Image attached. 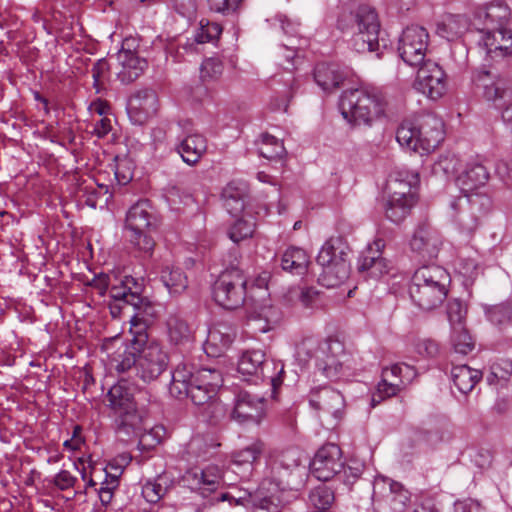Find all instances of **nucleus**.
I'll return each mask as SVG.
<instances>
[{
	"instance_id": "obj_1",
	"label": "nucleus",
	"mask_w": 512,
	"mask_h": 512,
	"mask_svg": "<svg viewBox=\"0 0 512 512\" xmlns=\"http://www.w3.org/2000/svg\"><path fill=\"white\" fill-rule=\"evenodd\" d=\"M337 28L342 32H351L350 44L358 53H375L381 58L389 47V41L383 37L376 9L360 4L349 12L343 11L337 19Z\"/></svg>"
},
{
	"instance_id": "obj_2",
	"label": "nucleus",
	"mask_w": 512,
	"mask_h": 512,
	"mask_svg": "<svg viewBox=\"0 0 512 512\" xmlns=\"http://www.w3.org/2000/svg\"><path fill=\"white\" fill-rule=\"evenodd\" d=\"M222 384L220 370L209 367L195 370L192 365L180 363L172 371L169 393L180 401L189 398L198 408L215 397Z\"/></svg>"
},
{
	"instance_id": "obj_3",
	"label": "nucleus",
	"mask_w": 512,
	"mask_h": 512,
	"mask_svg": "<svg viewBox=\"0 0 512 512\" xmlns=\"http://www.w3.org/2000/svg\"><path fill=\"white\" fill-rule=\"evenodd\" d=\"M444 137V122L434 113H424L412 120H403L396 130L399 145L420 154L435 150Z\"/></svg>"
},
{
	"instance_id": "obj_4",
	"label": "nucleus",
	"mask_w": 512,
	"mask_h": 512,
	"mask_svg": "<svg viewBox=\"0 0 512 512\" xmlns=\"http://www.w3.org/2000/svg\"><path fill=\"white\" fill-rule=\"evenodd\" d=\"M387 101L384 95L373 88L344 90L340 96L339 109L343 118L354 126L371 127L385 117Z\"/></svg>"
},
{
	"instance_id": "obj_5",
	"label": "nucleus",
	"mask_w": 512,
	"mask_h": 512,
	"mask_svg": "<svg viewBox=\"0 0 512 512\" xmlns=\"http://www.w3.org/2000/svg\"><path fill=\"white\" fill-rule=\"evenodd\" d=\"M449 273L438 265H423L413 274L409 285L412 302L423 311L442 305L448 294Z\"/></svg>"
},
{
	"instance_id": "obj_6",
	"label": "nucleus",
	"mask_w": 512,
	"mask_h": 512,
	"mask_svg": "<svg viewBox=\"0 0 512 512\" xmlns=\"http://www.w3.org/2000/svg\"><path fill=\"white\" fill-rule=\"evenodd\" d=\"M114 283L110 289V297L115 302L133 307L134 314L130 317V324H153L157 318L156 304L143 295L145 285L143 278H136L121 272L114 273Z\"/></svg>"
},
{
	"instance_id": "obj_7",
	"label": "nucleus",
	"mask_w": 512,
	"mask_h": 512,
	"mask_svg": "<svg viewBox=\"0 0 512 512\" xmlns=\"http://www.w3.org/2000/svg\"><path fill=\"white\" fill-rule=\"evenodd\" d=\"M160 220L149 200H139L126 213L125 227L131 246L143 256L150 257L155 248L151 232L159 227Z\"/></svg>"
},
{
	"instance_id": "obj_8",
	"label": "nucleus",
	"mask_w": 512,
	"mask_h": 512,
	"mask_svg": "<svg viewBox=\"0 0 512 512\" xmlns=\"http://www.w3.org/2000/svg\"><path fill=\"white\" fill-rule=\"evenodd\" d=\"M348 244L342 237H331L321 247L316 262L322 267L318 282L328 288L339 286L350 275Z\"/></svg>"
},
{
	"instance_id": "obj_9",
	"label": "nucleus",
	"mask_w": 512,
	"mask_h": 512,
	"mask_svg": "<svg viewBox=\"0 0 512 512\" xmlns=\"http://www.w3.org/2000/svg\"><path fill=\"white\" fill-rule=\"evenodd\" d=\"M108 406L114 417L117 433L131 439L141 432L142 415L138 411L134 396L126 383L118 382L108 393Z\"/></svg>"
},
{
	"instance_id": "obj_10",
	"label": "nucleus",
	"mask_w": 512,
	"mask_h": 512,
	"mask_svg": "<svg viewBox=\"0 0 512 512\" xmlns=\"http://www.w3.org/2000/svg\"><path fill=\"white\" fill-rule=\"evenodd\" d=\"M299 451L289 448L270 456L267 467L269 477L281 490L298 491L304 487L307 477L305 465H301Z\"/></svg>"
},
{
	"instance_id": "obj_11",
	"label": "nucleus",
	"mask_w": 512,
	"mask_h": 512,
	"mask_svg": "<svg viewBox=\"0 0 512 512\" xmlns=\"http://www.w3.org/2000/svg\"><path fill=\"white\" fill-rule=\"evenodd\" d=\"M247 279L237 265L231 264L220 273L212 286L214 301L221 307L233 310L241 307L246 298Z\"/></svg>"
},
{
	"instance_id": "obj_12",
	"label": "nucleus",
	"mask_w": 512,
	"mask_h": 512,
	"mask_svg": "<svg viewBox=\"0 0 512 512\" xmlns=\"http://www.w3.org/2000/svg\"><path fill=\"white\" fill-rule=\"evenodd\" d=\"M451 207L459 230L470 235L478 228L480 219L491 211L492 200L486 194L472 193L452 201Z\"/></svg>"
},
{
	"instance_id": "obj_13",
	"label": "nucleus",
	"mask_w": 512,
	"mask_h": 512,
	"mask_svg": "<svg viewBox=\"0 0 512 512\" xmlns=\"http://www.w3.org/2000/svg\"><path fill=\"white\" fill-rule=\"evenodd\" d=\"M410 496V492L400 482L384 476L374 480L372 504L375 512H403Z\"/></svg>"
},
{
	"instance_id": "obj_14",
	"label": "nucleus",
	"mask_w": 512,
	"mask_h": 512,
	"mask_svg": "<svg viewBox=\"0 0 512 512\" xmlns=\"http://www.w3.org/2000/svg\"><path fill=\"white\" fill-rule=\"evenodd\" d=\"M398 180L394 177L387 179L386 191L388 193L387 199L383 205L385 217L394 224H401L410 214L413 207L416 205L418 198L415 193L411 191V183L402 181L403 190L398 191L396 186Z\"/></svg>"
},
{
	"instance_id": "obj_15",
	"label": "nucleus",
	"mask_w": 512,
	"mask_h": 512,
	"mask_svg": "<svg viewBox=\"0 0 512 512\" xmlns=\"http://www.w3.org/2000/svg\"><path fill=\"white\" fill-rule=\"evenodd\" d=\"M151 324L136 323L130 324L131 339L124 343L112 356V362L118 373H125L132 368L136 370L138 358H140L148 340L147 328Z\"/></svg>"
},
{
	"instance_id": "obj_16",
	"label": "nucleus",
	"mask_w": 512,
	"mask_h": 512,
	"mask_svg": "<svg viewBox=\"0 0 512 512\" xmlns=\"http://www.w3.org/2000/svg\"><path fill=\"white\" fill-rule=\"evenodd\" d=\"M429 41L427 30L418 25L406 27L398 40L400 58L409 66L416 67L424 63Z\"/></svg>"
},
{
	"instance_id": "obj_17",
	"label": "nucleus",
	"mask_w": 512,
	"mask_h": 512,
	"mask_svg": "<svg viewBox=\"0 0 512 512\" xmlns=\"http://www.w3.org/2000/svg\"><path fill=\"white\" fill-rule=\"evenodd\" d=\"M442 243L440 233L430 223L422 222L415 228L409 248L420 261H431L437 258Z\"/></svg>"
},
{
	"instance_id": "obj_18",
	"label": "nucleus",
	"mask_w": 512,
	"mask_h": 512,
	"mask_svg": "<svg viewBox=\"0 0 512 512\" xmlns=\"http://www.w3.org/2000/svg\"><path fill=\"white\" fill-rule=\"evenodd\" d=\"M510 14V8L506 4L492 2L475 9L472 25L480 35H484L486 32L501 34V30L507 29Z\"/></svg>"
},
{
	"instance_id": "obj_19",
	"label": "nucleus",
	"mask_w": 512,
	"mask_h": 512,
	"mask_svg": "<svg viewBox=\"0 0 512 512\" xmlns=\"http://www.w3.org/2000/svg\"><path fill=\"white\" fill-rule=\"evenodd\" d=\"M310 471L318 480L326 482L341 473L344 467L341 448L327 443L318 449L310 462Z\"/></svg>"
},
{
	"instance_id": "obj_20",
	"label": "nucleus",
	"mask_w": 512,
	"mask_h": 512,
	"mask_svg": "<svg viewBox=\"0 0 512 512\" xmlns=\"http://www.w3.org/2000/svg\"><path fill=\"white\" fill-rule=\"evenodd\" d=\"M168 365L167 352L158 343H149L147 340V344L138 358L136 375L145 383H150L158 379L167 370Z\"/></svg>"
},
{
	"instance_id": "obj_21",
	"label": "nucleus",
	"mask_w": 512,
	"mask_h": 512,
	"mask_svg": "<svg viewBox=\"0 0 512 512\" xmlns=\"http://www.w3.org/2000/svg\"><path fill=\"white\" fill-rule=\"evenodd\" d=\"M307 397L310 407L318 413L331 416L337 422L344 417L345 399L338 390L319 386L312 388Z\"/></svg>"
},
{
	"instance_id": "obj_22",
	"label": "nucleus",
	"mask_w": 512,
	"mask_h": 512,
	"mask_svg": "<svg viewBox=\"0 0 512 512\" xmlns=\"http://www.w3.org/2000/svg\"><path fill=\"white\" fill-rule=\"evenodd\" d=\"M415 87L427 97L438 99L446 91V74L438 63L426 60L419 65Z\"/></svg>"
},
{
	"instance_id": "obj_23",
	"label": "nucleus",
	"mask_w": 512,
	"mask_h": 512,
	"mask_svg": "<svg viewBox=\"0 0 512 512\" xmlns=\"http://www.w3.org/2000/svg\"><path fill=\"white\" fill-rule=\"evenodd\" d=\"M384 247V239L376 238L361 252L357 261V269L364 278L378 280L388 273V261L382 256Z\"/></svg>"
},
{
	"instance_id": "obj_24",
	"label": "nucleus",
	"mask_w": 512,
	"mask_h": 512,
	"mask_svg": "<svg viewBox=\"0 0 512 512\" xmlns=\"http://www.w3.org/2000/svg\"><path fill=\"white\" fill-rule=\"evenodd\" d=\"M501 34L497 32H486L480 35L478 44L485 51V62L487 65L500 63L512 55V30L503 29Z\"/></svg>"
},
{
	"instance_id": "obj_25",
	"label": "nucleus",
	"mask_w": 512,
	"mask_h": 512,
	"mask_svg": "<svg viewBox=\"0 0 512 512\" xmlns=\"http://www.w3.org/2000/svg\"><path fill=\"white\" fill-rule=\"evenodd\" d=\"M158 110V98L151 89H143L136 92L129 99L127 113L130 120L137 125H143Z\"/></svg>"
},
{
	"instance_id": "obj_26",
	"label": "nucleus",
	"mask_w": 512,
	"mask_h": 512,
	"mask_svg": "<svg viewBox=\"0 0 512 512\" xmlns=\"http://www.w3.org/2000/svg\"><path fill=\"white\" fill-rule=\"evenodd\" d=\"M265 403L263 398L247 391H239L235 397L232 416L240 423H259L264 416Z\"/></svg>"
},
{
	"instance_id": "obj_27",
	"label": "nucleus",
	"mask_w": 512,
	"mask_h": 512,
	"mask_svg": "<svg viewBox=\"0 0 512 512\" xmlns=\"http://www.w3.org/2000/svg\"><path fill=\"white\" fill-rule=\"evenodd\" d=\"M472 82L476 93L491 102L502 100L507 90L506 81L491 70L474 71Z\"/></svg>"
},
{
	"instance_id": "obj_28",
	"label": "nucleus",
	"mask_w": 512,
	"mask_h": 512,
	"mask_svg": "<svg viewBox=\"0 0 512 512\" xmlns=\"http://www.w3.org/2000/svg\"><path fill=\"white\" fill-rule=\"evenodd\" d=\"M351 71L347 67H341L337 63H318L313 72L317 85L326 92H332L344 85Z\"/></svg>"
},
{
	"instance_id": "obj_29",
	"label": "nucleus",
	"mask_w": 512,
	"mask_h": 512,
	"mask_svg": "<svg viewBox=\"0 0 512 512\" xmlns=\"http://www.w3.org/2000/svg\"><path fill=\"white\" fill-rule=\"evenodd\" d=\"M183 481L191 490H199L202 494L215 491L220 483L219 470L216 466L205 469L192 468L185 472Z\"/></svg>"
},
{
	"instance_id": "obj_30",
	"label": "nucleus",
	"mask_w": 512,
	"mask_h": 512,
	"mask_svg": "<svg viewBox=\"0 0 512 512\" xmlns=\"http://www.w3.org/2000/svg\"><path fill=\"white\" fill-rule=\"evenodd\" d=\"M175 150L184 163L195 166L207 151V140L202 134L188 133L179 141Z\"/></svg>"
},
{
	"instance_id": "obj_31",
	"label": "nucleus",
	"mask_w": 512,
	"mask_h": 512,
	"mask_svg": "<svg viewBox=\"0 0 512 512\" xmlns=\"http://www.w3.org/2000/svg\"><path fill=\"white\" fill-rule=\"evenodd\" d=\"M489 179L486 167L478 162H469L458 176L457 181L464 192H472L484 186Z\"/></svg>"
},
{
	"instance_id": "obj_32",
	"label": "nucleus",
	"mask_w": 512,
	"mask_h": 512,
	"mask_svg": "<svg viewBox=\"0 0 512 512\" xmlns=\"http://www.w3.org/2000/svg\"><path fill=\"white\" fill-rule=\"evenodd\" d=\"M173 486L174 479L166 473H162L146 480L142 485L141 494L148 503L156 504L164 498Z\"/></svg>"
},
{
	"instance_id": "obj_33",
	"label": "nucleus",
	"mask_w": 512,
	"mask_h": 512,
	"mask_svg": "<svg viewBox=\"0 0 512 512\" xmlns=\"http://www.w3.org/2000/svg\"><path fill=\"white\" fill-rule=\"evenodd\" d=\"M310 263L307 252L296 246L288 247L281 256V268L294 275H304Z\"/></svg>"
},
{
	"instance_id": "obj_34",
	"label": "nucleus",
	"mask_w": 512,
	"mask_h": 512,
	"mask_svg": "<svg viewBox=\"0 0 512 512\" xmlns=\"http://www.w3.org/2000/svg\"><path fill=\"white\" fill-rule=\"evenodd\" d=\"M449 319L451 323L450 340L454 351L461 355L469 354L474 349L475 342L464 326L462 317L458 316L457 320H454L450 314Z\"/></svg>"
},
{
	"instance_id": "obj_35",
	"label": "nucleus",
	"mask_w": 512,
	"mask_h": 512,
	"mask_svg": "<svg viewBox=\"0 0 512 512\" xmlns=\"http://www.w3.org/2000/svg\"><path fill=\"white\" fill-rule=\"evenodd\" d=\"M467 29V19L461 14H445L436 24V34L453 41L459 38Z\"/></svg>"
},
{
	"instance_id": "obj_36",
	"label": "nucleus",
	"mask_w": 512,
	"mask_h": 512,
	"mask_svg": "<svg viewBox=\"0 0 512 512\" xmlns=\"http://www.w3.org/2000/svg\"><path fill=\"white\" fill-rule=\"evenodd\" d=\"M482 376L480 370L472 369L467 365L454 366L451 370L453 384L462 394L471 392Z\"/></svg>"
},
{
	"instance_id": "obj_37",
	"label": "nucleus",
	"mask_w": 512,
	"mask_h": 512,
	"mask_svg": "<svg viewBox=\"0 0 512 512\" xmlns=\"http://www.w3.org/2000/svg\"><path fill=\"white\" fill-rule=\"evenodd\" d=\"M118 59L121 64V70L118 72L117 77L123 84H130L137 80L148 67L147 60L138 54Z\"/></svg>"
},
{
	"instance_id": "obj_38",
	"label": "nucleus",
	"mask_w": 512,
	"mask_h": 512,
	"mask_svg": "<svg viewBox=\"0 0 512 512\" xmlns=\"http://www.w3.org/2000/svg\"><path fill=\"white\" fill-rule=\"evenodd\" d=\"M267 359L265 352L261 349H247L242 352L238 359L237 369L243 376L256 379L261 366Z\"/></svg>"
},
{
	"instance_id": "obj_39",
	"label": "nucleus",
	"mask_w": 512,
	"mask_h": 512,
	"mask_svg": "<svg viewBox=\"0 0 512 512\" xmlns=\"http://www.w3.org/2000/svg\"><path fill=\"white\" fill-rule=\"evenodd\" d=\"M263 448L264 444L261 441H255L233 454V465L237 468H243V477L251 475L254 463L260 458Z\"/></svg>"
},
{
	"instance_id": "obj_40",
	"label": "nucleus",
	"mask_w": 512,
	"mask_h": 512,
	"mask_svg": "<svg viewBox=\"0 0 512 512\" xmlns=\"http://www.w3.org/2000/svg\"><path fill=\"white\" fill-rule=\"evenodd\" d=\"M348 357L345 353L341 355L326 354L317 360L316 366L323 375L331 380H338L346 375L350 368L346 365Z\"/></svg>"
},
{
	"instance_id": "obj_41",
	"label": "nucleus",
	"mask_w": 512,
	"mask_h": 512,
	"mask_svg": "<svg viewBox=\"0 0 512 512\" xmlns=\"http://www.w3.org/2000/svg\"><path fill=\"white\" fill-rule=\"evenodd\" d=\"M160 280L172 296L182 294L188 287V279L180 268L166 266L161 270Z\"/></svg>"
},
{
	"instance_id": "obj_42",
	"label": "nucleus",
	"mask_w": 512,
	"mask_h": 512,
	"mask_svg": "<svg viewBox=\"0 0 512 512\" xmlns=\"http://www.w3.org/2000/svg\"><path fill=\"white\" fill-rule=\"evenodd\" d=\"M169 342L173 345H181L191 338V330L188 323L177 315H170L166 322Z\"/></svg>"
},
{
	"instance_id": "obj_43",
	"label": "nucleus",
	"mask_w": 512,
	"mask_h": 512,
	"mask_svg": "<svg viewBox=\"0 0 512 512\" xmlns=\"http://www.w3.org/2000/svg\"><path fill=\"white\" fill-rule=\"evenodd\" d=\"M197 413L204 422L216 426L225 418L226 408L216 395L203 406H199Z\"/></svg>"
},
{
	"instance_id": "obj_44",
	"label": "nucleus",
	"mask_w": 512,
	"mask_h": 512,
	"mask_svg": "<svg viewBox=\"0 0 512 512\" xmlns=\"http://www.w3.org/2000/svg\"><path fill=\"white\" fill-rule=\"evenodd\" d=\"M261 157L268 160H283L286 156V149L283 142L268 133L261 135V144L258 147Z\"/></svg>"
},
{
	"instance_id": "obj_45",
	"label": "nucleus",
	"mask_w": 512,
	"mask_h": 512,
	"mask_svg": "<svg viewBox=\"0 0 512 512\" xmlns=\"http://www.w3.org/2000/svg\"><path fill=\"white\" fill-rule=\"evenodd\" d=\"M485 314L488 321L500 329L512 326V303L502 302L492 305L485 310Z\"/></svg>"
},
{
	"instance_id": "obj_46",
	"label": "nucleus",
	"mask_w": 512,
	"mask_h": 512,
	"mask_svg": "<svg viewBox=\"0 0 512 512\" xmlns=\"http://www.w3.org/2000/svg\"><path fill=\"white\" fill-rule=\"evenodd\" d=\"M250 505L253 512H282L284 507L279 495H264L261 492L251 496Z\"/></svg>"
},
{
	"instance_id": "obj_47",
	"label": "nucleus",
	"mask_w": 512,
	"mask_h": 512,
	"mask_svg": "<svg viewBox=\"0 0 512 512\" xmlns=\"http://www.w3.org/2000/svg\"><path fill=\"white\" fill-rule=\"evenodd\" d=\"M309 500L317 512H325L334 503V491L326 485H319L311 490Z\"/></svg>"
},
{
	"instance_id": "obj_48",
	"label": "nucleus",
	"mask_w": 512,
	"mask_h": 512,
	"mask_svg": "<svg viewBox=\"0 0 512 512\" xmlns=\"http://www.w3.org/2000/svg\"><path fill=\"white\" fill-rule=\"evenodd\" d=\"M382 376L385 378L391 376L395 378V382L401 383V386L404 387L416 376V370L405 363L394 364L390 368L383 369Z\"/></svg>"
},
{
	"instance_id": "obj_49",
	"label": "nucleus",
	"mask_w": 512,
	"mask_h": 512,
	"mask_svg": "<svg viewBox=\"0 0 512 512\" xmlns=\"http://www.w3.org/2000/svg\"><path fill=\"white\" fill-rule=\"evenodd\" d=\"M223 206L227 212L233 216H239L244 208V199L238 191H233L232 188L227 187L222 193Z\"/></svg>"
},
{
	"instance_id": "obj_50",
	"label": "nucleus",
	"mask_w": 512,
	"mask_h": 512,
	"mask_svg": "<svg viewBox=\"0 0 512 512\" xmlns=\"http://www.w3.org/2000/svg\"><path fill=\"white\" fill-rule=\"evenodd\" d=\"M223 63L218 57L205 59L200 67V78L203 82L217 80L223 73Z\"/></svg>"
},
{
	"instance_id": "obj_51",
	"label": "nucleus",
	"mask_w": 512,
	"mask_h": 512,
	"mask_svg": "<svg viewBox=\"0 0 512 512\" xmlns=\"http://www.w3.org/2000/svg\"><path fill=\"white\" fill-rule=\"evenodd\" d=\"M289 295L295 297L304 308H313L319 299L320 291L314 287H294L289 290Z\"/></svg>"
},
{
	"instance_id": "obj_52",
	"label": "nucleus",
	"mask_w": 512,
	"mask_h": 512,
	"mask_svg": "<svg viewBox=\"0 0 512 512\" xmlns=\"http://www.w3.org/2000/svg\"><path fill=\"white\" fill-rule=\"evenodd\" d=\"M388 379L389 378L382 376V380L378 383L376 393H374L372 397L373 406L386 398L396 396L403 388L401 383L389 381Z\"/></svg>"
},
{
	"instance_id": "obj_53",
	"label": "nucleus",
	"mask_w": 512,
	"mask_h": 512,
	"mask_svg": "<svg viewBox=\"0 0 512 512\" xmlns=\"http://www.w3.org/2000/svg\"><path fill=\"white\" fill-rule=\"evenodd\" d=\"M222 33V26L216 22H207L205 25L201 23L199 31L196 33L194 41L189 44V47L197 44H203L217 40ZM188 46V43H187Z\"/></svg>"
},
{
	"instance_id": "obj_54",
	"label": "nucleus",
	"mask_w": 512,
	"mask_h": 512,
	"mask_svg": "<svg viewBox=\"0 0 512 512\" xmlns=\"http://www.w3.org/2000/svg\"><path fill=\"white\" fill-rule=\"evenodd\" d=\"M253 232L254 224L252 222L238 218L231 225L228 236L234 243H239L241 240L251 237Z\"/></svg>"
},
{
	"instance_id": "obj_55",
	"label": "nucleus",
	"mask_w": 512,
	"mask_h": 512,
	"mask_svg": "<svg viewBox=\"0 0 512 512\" xmlns=\"http://www.w3.org/2000/svg\"><path fill=\"white\" fill-rule=\"evenodd\" d=\"M276 362L277 360L267 358L261 366L259 375L256 379H251L252 382L258 383V381L268 380L272 386L273 395L279 389L278 377L276 376Z\"/></svg>"
},
{
	"instance_id": "obj_56",
	"label": "nucleus",
	"mask_w": 512,
	"mask_h": 512,
	"mask_svg": "<svg viewBox=\"0 0 512 512\" xmlns=\"http://www.w3.org/2000/svg\"><path fill=\"white\" fill-rule=\"evenodd\" d=\"M364 468V463L358 460H350L346 464L344 463L341 473L337 476H339L345 484L353 485L363 474Z\"/></svg>"
},
{
	"instance_id": "obj_57",
	"label": "nucleus",
	"mask_w": 512,
	"mask_h": 512,
	"mask_svg": "<svg viewBox=\"0 0 512 512\" xmlns=\"http://www.w3.org/2000/svg\"><path fill=\"white\" fill-rule=\"evenodd\" d=\"M164 433L163 426H155L151 428L149 431L143 433V421L141 422V432L137 435H133V437H138L140 443L145 446L155 447L160 444L162 441V435Z\"/></svg>"
},
{
	"instance_id": "obj_58",
	"label": "nucleus",
	"mask_w": 512,
	"mask_h": 512,
	"mask_svg": "<svg viewBox=\"0 0 512 512\" xmlns=\"http://www.w3.org/2000/svg\"><path fill=\"white\" fill-rule=\"evenodd\" d=\"M243 0H208L212 11L222 15L234 14L238 11Z\"/></svg>"
},
{
	"instance_id": "obj_59",
	"label": "nucleus",
	"mask_w": 512,
	"mask_h": 512,
	"mask_svg": "<svg viewBox=\"0 0 512 512\" xmlns=\"http://www.w3.org/2000/svg\"><path fill=\"white\" fill-rule=\"evenodd\" d=\"M114 271L110 274L100 273L95 275L91 281L87 283L88 286L95 288L100 296H105L107 291L111 289L114 283Z\"/></svg>"
},
{
	"instance_id": "obj_60",
	"label": "nucleus",
	"mask_w": 512,
	"mask_h": 512,
	"mask_svg": "<svg viewBox=\"0 0 512 512\" xmlns=\"http://www.w3.org/2000/svg\"><path fill=\"white\" fill-rule=\"evenodd\" d=\"M108 71H109V63L105 58H101L93 64L91 73H92V78H93V88L95 89L96 93H100L101 78Z\"/></svg>"
},
{
	"instance_id": "obj_61",
	"label": "nucleus",
	"mask_w": 512,
	"mask_h": 512,
	"mask_svg": "<svg viewBox=\"0 0 512 512\" xmlns=\"http://www.w3.org/2000/svg\"><path fill=\"white\" fill-rule=\"evenodd\" d=\"M77 478L69 471L61 470L53 478L52 483L61 491L74 487Z\"/></svg>"
},
{
	"instance_id": "obj_62",
	"label": "nucleus",
	"mask_w": 512,
	"mask_h": 512,
	"mask_svg": "<svg viewBox=\"0 0 512 512\" xmlns=\"http://www.w3.org/2000/svg\"><path fill=\"white\" fill-rule=\"evenodd\" d=\"M417 352L429 358H434L439 354V344L433 339H423L416 345Z\"/></svg>"
},
{
	"instance_id": "obj_63",
	"label": "nucleus",
	"mask_w": 512,
	"mask_h": 512,
	"mask_svg": "<svg viewBox=\"0 0 512 512\" xmlns=\"http://www.w3.org/2000/svg\"><path fill=\"white\" fill-rule=\"evenodd\" d=\"M251 496L252 495L247 492H244L241 496H235L231 492H222L216 497V499L220 502L227 501L230 506H247L250 504Z\"/></svg>"
},
{
	"instance_id": "obj_64",
	"label": "nucleus",
	"mask_w": 512,
	"mask_h": 512,
	"mask_svg": "<svg viewBox=\"0 0 512 512\" xmlns=\"http://www.w3.org/2000/svg\"><path fill=\"white\" fill-rule=\"evenodd\" d=\"M492 369H494V376L501 379V381L508 382L512 376V361L511 360H501L498 363H494L492 365Z\"/></svg>"
}]
</instances>
